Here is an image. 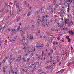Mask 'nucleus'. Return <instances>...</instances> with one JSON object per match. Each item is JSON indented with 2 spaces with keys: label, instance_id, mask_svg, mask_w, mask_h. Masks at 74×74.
<instances>
[{
  "label": "nucleus",
  "instance_id": "obj_16",
  "mask_svg": "<svg viewBox=\"0 0 74 74\" xmlns=\"http://www.w3.org/2000/svg\"><path fill=\"white\" fill-rule=\"evenodd\" d=\"M17 1H15L14 2V5H15V4H16V2H17Z\"/></svg>",
  "mask_w": 74,
  "mask_h": 74
},
{
  "label": "nucleus",
  "instance_id": "obj_49",
  "mask_svg": "<svg viewBox=\"0 0 74 74\" xmlns=\"http://www.w3.org/2000/svg\"><path fill=\"white\" fill-rule=\"evenodd\" d=\"M58 27H61V25H60V24L58 25Z\"/></svg>",
  "mask_w": 74,
  "mask_h": 74
},
{
  "label": "nucleus",
  "instance_id": "obj_14",
  "mask_svg": "<svg viewBox=\"0 0 74 74\" xmlns=\"http://www.w3.org/2000/svg\"><path fill=\"white\" fill-rule=\"evenodd\" d=\"M68 42H70L71 41V40H70V39H68Z\"/></svg>",
  "mask_w": 74,
  "mask_h": 74
},
{
  "label": "nucleus",
  "instance_id": "obj_45",
  "mask_svg": "<svg viewBox=\"0 0 74 74\" xmlns=\"http://www.w3.org/2000/svg\"><path fill=\"white\" fill-rule=\"evenodd\" d=\"M53 44H54V45H55L56 44V43L55 42H53Z\"/></svg>",
  "mask_w": 74,
  "mask_h": 74
},
{
  "label": "nucleus",
  "instance_id": "obj_61",
  "mask_svg": "<svg viewBox=\"0 0 74 74\" xmlns=\"http://www.w3.org/2000/svg\"><path fill=\"white\" fill-rule=\"evenodd\" d=\"M22 70H23V71H25V69H22Z\"/></svg>",
  "mask_w": 74,
  "mask_h": 74
},
{
  "label": "nucleus",
  "instance_id": "obj_44",
  "mask_svg": "<svg viewBox=\"0 0 74 74\" xmlns=\"http://www.w3.org/2000/svg\"><path fill=\"white\" fill-rule=\"evenodd\" d=\"M23 49H26L25 47H23Z\"/></svg>",
  "mask_w": 74,
  "mask_h": 74
},
{
  "label": "nucleus",
  "instance_id": "obj_33",
  "mask_svg": "<svg viewBox=\"0 0 74 74\" xmlns=\"http://www.w3.org/2000/svg\"><path fill=\"white\" fill-rule=\"evenodd\" d=\"M65 69H63V70H62V72H61L62 73H63V71H64Z\"/></svg>",
  "mask_w": 74,
  "mask_h": 74
},
{
  "label": "nucleus",
  "instance_id": "obj_37",
  "mask_svg": "<svg viewBox=\"0 0 74 74\" xmlns=\"http://www.w3.org/2000/svg\"><path fill=\"white\" fill-rule=\"evenodd\" d=\"M2 29V27H1V26H0V30H1Z\"/></svg>",
  "mask_w": 74,
  "mask_h": 74
},
{
  "label": "nucleus",
  "instance_id": "obj_28",
  "mask_svg": "<svg viewBox=\"0 0 74 74\" xmlns=\"http://www.w3.org/2000/svg\"><path fill=\"white\" fill-rule=\"evenodd\" d=\"M42 71V70H39L38 72V73H39L41 72V71Z\"/></svg>",
  "mask_w": 74,
  "mask_h": 74
},
{
  "label": "nucleus",
  "instance_id": "obj_48",
  "mask_svg": "<svg viewBox=\"0 0 74 74\" xmlns=\"http://www.w3.org/2000/svg\"><path fill=\"white\" fill-rule=\"evenodd\" d=\"M59 58V54H58L57 56V58Z\"/></svg>",
  "mask_w": 74,
  "mask_h": 74
},
{
  "label": "nucleus",
  "instance_id": "obj_6",
  "mask_svg": "<svg viewBox=\"0 0 74 74\" xmlns=\"http://www.w3.org/2000/svg\"><path fill=\"white\" fill-rule=\"evenodd\" d=\"M24 34H25V32H24L22 33L21 35V36H23V35H24Z\"/></svg>",
  "mask_w": 74,
  "mask_h": 74
},
{
  "label": "nucleus",
  "instance_id": "obj_27",
  "mask_svg": "<svg viewBox=\"0 0 74 74\" xmlns=\"http://www.w3.org/2000/svg\"><path fill=\"white\" fill-rule=\"evenodd\" d=\"M46 34H49V33L48 32H46Z\"/></svg>",
  "mask_w": 74,
  "mask_h": 74
},
{
  "label": "nucleus",
  "instance_id": "obj_5",
  "mask_svg": "<svg viewBox=\"0 0 74 74\" xmlns=\"http://www.w3.org/2000/svg\"><path fill=\"white\" fill-rule=\"evenodd\" d=\"M61 14H65V12L63 10H61Z\"/></svg>",
  "mask_w": 74,
  "mask_h": 74
},
{
  "label": "nucleus",
  "instance_id": "obj_53",
  "mask_svg": "<svg viewBox=\"0 0 74 74\" xmlns=\"http://www.w3.org/2000/svg\"><path fill=\"white\" fill-rule=\"evenodd\" d=\"M31 56L32 57L33 56V53H32L31 54Z\"/></svg>",
  "mask_w": 74,
  "mask_h": 74
},
{
  "label": "nucleus",
  "instance_id": "obj_62",
  "mask_svg": "<svg viewBox=\"0 0 74 74\" xmlns=\"http://www.w3.org/2000/svg\"><path fill=\"white\" fill-rule=\"evenodd\" d=\"M11 63H12V62H10V65H11Z\"/></svg>",
  "mask_w": 74,
  "mask_h": 74
},
{
  "label": "nucleus",
  "instance_id": "obj_52",
  "mask_svg": "<svg viewBox=\"0 0 74 74\" xmlns=\"http://www.w3.org/2000/svg\"><path fill=\"white\" fill-rule=\"evenodd\" d=\"M10 69H12V66H10Z\"/></svg>",
  "mask_w": 74,
  "mask_h": 74
},
{
  "label": "nucleus",
  "instance_id": "obj_35",
  "mask_svg": "<svg viewBox=\"0 0 74 74\" xmlns=\"http://www.w3.org/2000/svg\"><path fill=\"white\" fill-rule=\"evenodd\" d=\"M8 57H6L5 58V59L6 60V59H8Z\"/></svg>",
  "mask_w": 74,
  "mask_h": 74
},
{
  "label": "nucleus",
  "instance_id": "obj_18",
  "mask_svg": "<svg viewBox=\"0 0 74 74\" xmlns=\"http://www.w3.org/2000/svg\"><path fill=\"white\" fill-rule=\"evenodd\" d=\"M11 72L12 73V74H14V73H15L13 70H12Z\"/></svg>",
  "mask_w": 74,
  "mask_h": 74
},
{
  "label": "nucleus",
  "instance_id": "obj_57",
  "mask_svg": "<svg viewBox=\"0 0 74 74\" xmlns=\"http://www.w3.org/2000/svg\"><path fill=\"white\" fill-rule=\"evenodd\" d=\"M10 29H7V31L8 32H9V31H10Z\"/></svg>",
  "mask_w": 74,
  "mask_h": 74
},
{
  "label": "nucleus",
  "instance_id": "obj_9",
  "mask_svg": "<svg viewBox=\"0 0 74 74\" xmlns=\"http://www.w3.org/2000/svg\"><path fill=\"white\" fill-rule=\"evenodd\" d=\"M19 29H20V27H18L17 29V32H19Z\"/></svg>",
  "mask_w": 74,
  "mask_h": 74
},
{
  "label": "nucleus",
  "instance_id": "obj_43",
  "mask_svg": "<svg viewBox=\"0 0 74 74\" xmlns=\"http://www.w3.org/2000/svg\"><path fill=\"white\" fill-rule=\"evenodd\" d=\"M30 15H31V14H28L27 15V16H30Z\"/></svg>",
  "mask_w": 74,
  "mask_h": 74
},
{
  "label": "nucleus",
  "instance_id": "obj_26",
  "mask_svg": "<svg viewBox=\"0 0 74 74\" xmlns=\"http://www.w3.org/2000/svg\"><path fill=\"white\" fill-rule=\"evenodd\" d=\"M27 62H29V60H30V58H27Z\"/></svg>",
  "mask_w": 74,
  "mask_h": 74
},
{
  "label": "nucleus",
  "instance_id": "obj_55",
  "mask_svg": "<svg viewBox=\"0 0 74 74\" xmlns=\"http://www.w3.org/2000/svg\"><path fill=\"white\" fill-rule=\"evenodd\" d=\"M64 59H65V58H63L62 59V60H64Z\"/></svg>",
  "mask_w": 74,
  "mask_h": 74
},
{
  "label": "nucleus",
  "instance_id": "obj_42",
  "mask_svg": "<svg viewBox=\"0 0 74 74\" xmlns=\"http://www.w3.org/2000/svg\"><path fill=\"white\" fill-rule=\"evenodd\" d=\"M67 27H65V30H67Z\"/></svg>",
  "mask_w": 74,
  "mask_h": 74
},
{
  "label": "nucleus",
  "instance_id": "obj_23",
  "mask_svg": "<svg viewBox=\"0 0 74 74\" xmlns=\"http://www.w3.org/2000/svg\"><path fill=\"white\" fill-rule=\"evenodd\" d=\"M19 12H20V11H17V14H19Z\"/></svg>",
  "mask_w": 74,
  "mask_h": 74
},
{
  "label": "nucleus",
  "instance_id": "obj_64",
  "mask_svg": "<svg viewBox=\"0 0 74 74\" xmlns=\"http://www.w3.org/2000/svg\"><path fill=\"white\" fill-rule=\"evenodd\" d=\"M34 25H32V28H33V27H34Z\"/></svg>",
  "mask_w": 74,
  "mask_h": 74
},
{
  "label": "nucleus",
  "instance_id": "obj_4",
  "mask_svg": "<svg viewBox=\"0 0 74 74\" xmlns=\"http://www.w3.org/2000/svg\"><path fill=\"white\" fill-rule=\"evenodd\" d=\"M46 69H51V66H48L47 67H46Z\"/></svg>",
  "mask_w": 74,
  "mask_h": 74
},
{
  "label": "nucleus",
  "instance_id": "obj_3",
  "mask_svg": "<svg viewBox=\"0 0 74 74\" xmlns=\"http://www.w3.org/2000/svg\"><path fill=\"white\" fill-rule=\"evenodd\" d=\"M68 5H68V8H67V12H69V11H70V8L69 7V4L68 3H67Z\"/></svg>",
  "mask_w": 74,
  "mask_h": 74
},
{
  "label": "nucleus",
  "instance_id": "obj_36",
  "mask_svg": "<svg viewBox=\"0 0 74 74\" xmlns=\"http://www.w3.org/2000/svg\"><path fill=\"white\" fill-rule=\"evenodd\" d=\"M21 58H19L18 59V62H19L21 61Z\"/></svg>",
  "mask_w": 74,
  "mask_h": 74
},
{
  "label": "nucleus",
  "instance_id": "obj_22",
  "mask_svg": "<svg viewBox=\"0 0 74 74\" xmlns=\"http://www.w3.org/2000/svg\"><path fill=\"white\" fill-rule=\"evenodd\" d=\"M61 45H60V44H59V48H61Z\"/></svg>",
  "mask_w": 74,
  "mask_h": 74
},
{
  "label": "nucleus",
  "instance_id": "obj_24",
  "mask_svg": "<svg viewBox=\"0 0 74 74\" xmlns=\"http://www.w3.org/2000/svg\"><path fill=\"white\" fill-rule=\"evenodd\" d=\"M42 12L43 13L44 12V9H42Z\"/></svg>",
  "mask_w": 74,
  "mask_h": 74
},
{
  "label": "nucleus",
  "instance_id": "obj_31",
  "mask_svg": "<svg viewBox=\"0 0 74 74\" xmlns=\"http://www.w3.org/2000/svg\"><path fill=\"white\" fill-rule=\"evenodd\" d=\"M21 44H23V40H22L21 41Z\"/></svg>",
  "mask_w": 74,
  "mask_h": 74
},
{
  "label": "nucleus",
  "instance_id": "obj_2",
  "mask_svg": "<svg viewBox=\"0 0 74 74\" xmlns=\"http://www.w3.org/2000/svg\"><path fill=\"white\" fill-rule=\"evenodd\" d=\"M69 34H72L73 36L74 35V32L73 31H69Z\"/></svg>",
  "mask_w": 74,
  "mask_h": 74
},
{
  "label": "nucleus",
  "instance_id": "obj_38",
  "mask_svg": "<svg viewBox=\"0 0 74 74\" xmlns=\"http://www.w3.org/2000/svg\"><path fill=\"white\" fill-rule=\"evenodd\" d=\"M49 42H52V40H51V39H50L49 40Z\"/></svg>",
  "mask_w": 74,
  "mask_h": 74
},
{
  "label": "nucleus",
  "instance_id": "obj_40",
  "mask_svg": "<svg viewBox=\"0 0 74 74\" xmlns=\"http://www.w3.org/2000/svg\"><path fill=\"white\" fill-rule=\"evenodd\" d=\"M16 62H18V59H16Z\"/></svg>",
  "mask_w": 74,
  "mask_h": 74
},
{
  "label": "nucleus",
  "instance_id": "obj_12",
  "mask_svg": "<svg viewBox=\"0 0 74 74\" xmlns=\"http://www.w3.org/2000/svg\"><path fill=\"white\" fill-rule=\"evenodd\" d=\"M20 19H21V18H18L16 20V21H19L20 20Z\"/></svg>",
  "mask_w": 74,
  "mask_h": 74
},
{
  "label": "nucleus",
  "instance_id": "obj_50",
  "mask_svg": "<svg viewBox=\"0 0 74 74\" xmlns=\"http://www.w3.org/2000/svg\"><path fill=\"white\" fill-rule=\"evenodd\" d=\"M46 18H48V17H49L47 15H46Z\"/></svg>",
  "mask_w": 74,
  "mask_h": 74
},
{
  "label": "nucleus",
  "instance_id": "obj_59",
  "mask_svg": "<svg viewBox=\"0 0 74 74\" xmlns=\"http://www.w3.org/2000/svg\"><path fill=\"white\" fill-rule=\"evenodd\" d=\"M60 16H63V14H60Z\"/></svg>",
  "mask_w": 74,
  "mask_h": 74
},
{
  "label": "nucleus",
  "instance_id": "obj_39",
  "mask_svg": "<svg viewBox=\"0 0 74 74\" xmlns=\"http://www.w3.org/2000/svg\"><path fill=\"white\" fill-rule=\"evenodd\" d=\"M27 29L28 30H30V27L29 26L27 28Z\"/></svg>",
  "mask_w": 74,
  "mask_h": 74
},
{
  "label": "nucleus",
  "instance_id": "obj_19",
  "mask_svg": "<svg viewBox=\"0 0 74 74\" xmlns=\"http://www.w3.org/2000/svg\"><path fill=\"white\" fill-rule=\"evenodd\" d=\"M23 30L22 29H21L20 30V32L21 33H22V32H23Z\"/></svg>",
  "mask_w": 74,
  "mask_h": 74
},
{
  "label": "nucleus",
  "instance_id": "obj_30",
  "mask_svg": "<svg viewBox=\"0 0 74 74\" xmlns=\"http://www.w3.org/2000/svg\"><path fill=\"white\" fill-rule=\"evenodd\" d=\"M62 30H65V28L62 27Z\"/></svg>",
  "mask_w": 74,
  "mask_h": 74
},
{
  "label": "nucleus",
  "instance_id": "obj_7",
  "mask_svg": "<svg viewBox=\"0 0 74 74\" xmlns=\"http://www.w3.org/2000/svg\"><path fill=\"white\" fill-rule=\"evenodd\" d=\"M23 45H24V47H26L27 46V44L26 43H23Z\"/></svg>",
  "mask_w": 74,
  "mask_h": 74
},
{
  "label": "nucleus",
  "instance_id": "obj_47",
  "mask_svg": "<svg viewBox=\"0 0 74 74\" xmlns=\"http://www.w3.org/2000/svg\"><path fill=\"white\" fill-rule=\"evenodd\" d=\"M42 25L43 26H45V24L44 23Z\"/></svg>",
  "mask_w": 74,
  "mask_h": 74
},
{
  "label": "nucleus",
  "instance_id": "obj_41",
  "mask_svg": "<svg viewBox=\"0 0 74 74\" xmlns=\"http://www.w3.org/2000/svg\"><path fill=\"white\" fill-rule=\"evenodd\" d=\"M15 57L13 58H12V60H15Z\"/></svg>",
  "mask_w": 74,
  "mask_h": 74
},
{
  "label": "nucleus",
  "instance_id": "obj_15",
  "mask_svg": "<svg viewBox=\"0 0 74 74\" xmlns=\"http://www.w3.org/2000/svg\"><path fill=\"white\" fill-rule=\"evenodd\" d=\"M21 60H25V58L23 57L22 58Z\"/></svg>",
  "mask_w": 74,
  "mask_h": 74
},
{
  "label": "nucleus",
  "instance_id": "obj_56",
  "mask_svg": "<svg viewBox=\"0 0 74 74\" xmlns=\"http://www.w3.org/2000/svg\"><path fill=\"white\" fill-rule=\"evenodd\" d=\"M51 53H48V55H49H49H51Z\"/></svg>",
  "mask_w": 74,
  "mask_h": 74
},
{
  "label": "nucleus",
  "instance_id": "obj_54",
  "mask_svg": "<svg viewBox=\"0 0 74 74\" xmlns=\"http://www.w3.org/2000/svg\"><path fill=\"white\" fill-rule=\"evenodd\" d=\"M73 22V21H71V23L72 24V25H73V22Z\"/></svg>",
  "mask_w": 74,
  "mask_h": 74
},
{
  "label": "nucleus",
  "instance_id": "obj_17",
  "mask_svg": "<svg viewBox=\"0 0 74 74\" xmlns=\"http://www.w3.org/2000/svg\"><path fill=\"white\" fill-rule=\"evenodd\" d=\"M38 22H42V21H41L40 19H38Z\"/></svg>",
  "mask_w": 74,
  "mask_h": 74
},
{
  "label": "nucleus",
  "instance_id": "obj_32",
  "mask_svg": "<svg viewBox=\"0 0 74 74\" xmlns=\"http://www.w3.org/2000/svg\"><path fill=\"white\" fill-rule=\"evenodd\" d=\"M21 57H22V56H18V58H19V59H21Z\"/></svg>",
  "mask_w": 74,
  "mask_h": 74
},
{
  "label": "nucleus",
  "instance_id": "obj_20",
  "mask_svg": "<svg viewBox=\"0 0 74 74\" xmlns=\"http://www.w3.org/2000/svg\"><path fill=\"white\" fill-rule=\"evenodd\" d=\"M57 39L58 40H60V37H58Z\"/></svg>",
  "mask_w": 74,
  "mask_h": 74
},
{
  "label": "nucleus",
  "instance_id": "obj_11",
  "mask_svg": "<svg viewBox=\"0 0 74 74\" xmlns=\"http://www.w3.org/2000/svg\"><path fill=\"white\" fill-rule=\"evenodd\" d=\"M66 23L67 24L68 26H70V22H67Z\"/></svg>",
  "mask_w": 74,
  "mask_h": 74
},
{
  "label": "nucleus",
  "instance_id": "obj_46",
  "mask_svg": "<svg viewBox=\"0 0 74 74\" xmlns=\"http://www.w3.org/2000/svg\"><path fill=\"white\" fill-rule=\"evenodd\" d=\"M25 72H27V70H24Z\"/></svg>",
  "mask_w": 74,
  "mask_h": 74
},
{
  "label": "nucleus",
  "instance_id": "obj_34",
  "mask_svg": "<svg viewBox=\"0 0 74 74\" xmlns=\"http://www.w3.org/2000/svg\"><path fill=\"white\" fill-rule=\"evenodd\" d=\"M52 38H54V39H53V40H56V38H55L54 37H52ZM55 38V39H54Z\"/></svg>",
  "mask_w": 74,
  "mask_h": 74
},
{
  "label": "nucleus",
  "instance_id": "obj_25",
  "mask_svg": "<svg viewBox=\"0 0 74 74\" xmlns=\"http://www.w3.org/2000/svg\"><path fill=\"white\" fill-rule=\"evenodd\" d=\"M40 65H41V63H40L39 62L38 63V66H40Z\"/></svg>",
  "mask_w": 74,
  "mask_h": 74
},
{
  "label": "nucleus",
  "instance_id": "obj_1",
  "mask_svg": "<svg viewBox=\"0 0 74 74\" xmlns=\"http://www.w3.org/2000/svg\"><path fill=\"white\" fill-rule=\"evenodd\" d=\"M43 18L42 19V22L44 23V22H45L46 23H47V19H45V16H43Z\"/></svg>",
  "mask_w": 74,
  "mask_h": 74
},
{
  "label": "nucleus",
  "instance_id": "obj_58",
  "mask_svg": "<svg viewBox=\"0 0 74 74\" xmlns=\"http://www.w3.org/2000/svg\"><path fill=\"white\" fill-rule=\"evenodd\" d=\"M56 44L57 45H59V44H58V42H57L56 43Z\"/></svg>",
  "mask_w": 74,
  "mask_h": 74
},
{
  "label": "nucleus",
  "instance_id": "obj_63",
  "mask_svg": "<svg viewBox=\"0 0 74 74\" xmlns=\"http://www.w3.org/2000/svg\"><path fill=\"white\" fill-rule=\"evenodd\" d=\"M29 36V35H27V38H28Z\"/></svg>",
  "mask_w": 74,
  "mask_h": 74
},
{
  "label": "nucleus",
  "instance_id": "obj_60",
  "mask_svg": "<svg viewBox=\"0 0 74 74\" xmlns=\"http://www.w3.org/2000/svg\"><path fill=\"white\" fill-rule=\"evenodd\" d=\"M3 63H5V60H4L3 61L2 63H3Z\"/></svg>",
  "mask_w": 74,
  "mask_h": 74
},
{
  "label": "nucleus",
  "instance_id": "obj_29",
  "mask_svg": "<svg viewBox=\"0 0 74 74\" xmlns=\"http://www.w3.org/2000/svg\"><path fill=\"white\" fill-rule=\"evenodd\" d=\"M23 40H25V37H23Z\"/></svg>",
  "mask_w": 74,
  "mask_h": 74
},
{
  "label": "nucleus",
  "instance_id": "obj_13",
  "mask_svg": "<svg viewBox=\"0 0 74 74\" xmlns=\"http://www.w3.org/2000/svg\"><path fill=\"white\" fill-rule=\"evenodd\" d=\"M66 38H67V39H69V36H66Z\"/></svg>",
  "mask_w": 74,
  "mask_h": 74
},
{
  "label": "nucleus",
  "instance_id": "obj_21",
  "mask_svg": "<svg viewBox=\"0 0 74 74\" xmlns=\"http://www.w3.org/2000/svg\"><path fill=\"white\" fill-rule=\"evenodd\" d=\"M14 33H16V31L15 29H14Z\"/></svg>",
  "mask_w": 74,
  "mask_h": 74
},
{
  "label": "nucleus",
  "instance_id": "obj_10",
  "mask_svg": "<svg viewBox=\"0 0 74 74\" xmlns=\"http://www.w3.org/2000/svg\"><path fill=\"white\" fill-rule=\"evenodd\" d=\"M14 29H11V32H12V33H14Z\"/></svg>",
  "mask_w": 74,
  "mask_h": 74
},
{
  "label": "nucleus",
  "instance_id": "obj_8",
  "mask_svg": "<svg viewBox=\"0 0 74 74\" xmlns=\"http://www.w3.org/2000/svg\"><path fill=\"white\" fill-rule=\"evenodd\" d=\"M27 28L26 27H25L24 29V30H26Z\"/></svg>",
  "mask_w": 74,
  "mask_h": 74
},
{
  "label": "nucleus",
  "instance_id": "obj_51",
  "mask_svg": "<svg viewBox=\"0 0 74 74\" xmlns=\"http://www.w3.org/2000/svg\"><path fill=\"white\" fill-rule=\"evenodd\" d=\"M28 53L29 54H30V51H28Z\"/></svg>",
  "mask_w": 74,
  "mask_h": 74
}]
</instances>
